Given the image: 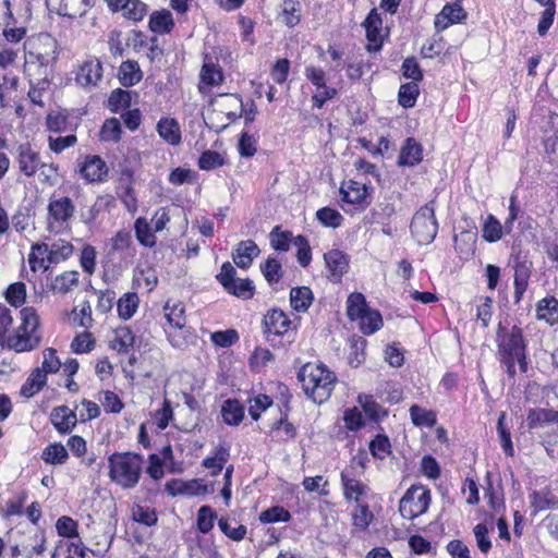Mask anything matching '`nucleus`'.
Here are the masks:
<instances>
[{
  "instance_id": "obj_35",
  "label": "nucleus",
  "mask_w": 558,
  "mask_h": 558,
  "mask_svg": "<svg viewBox=\"0 0 558 558\" xmlns=\"http://www.w3.org/2000/svg\"><path fill=\"white\" fill-rule=\"evenodd\" d=\"M313 293L307 287L293 288L290 292V303L296 312H305L312 304Z\"/></svg>"
},
{
  "instance_id": "obj_54",
  "label": "nucleus",
  "mask_w": 558,
  "mask_h": 558,
  "mask_svg": "<svg viewBox=\"0 0 558 558\" xmlns=\"http://www.w3.org/2000/svg\"><path fill=\"white\" fill-rule=\"evenodd\" d=\"M223 163V157L215 150H205L198 159V167L206 171L221 167Z\"/></svg>"
},
{
  "instance_id": "obj_13",
  "label": "nucleus",
  "mask_w": 558,
  "mask_h": 558,
  "mask_svg": "<svg viewBox=\"0 0 558 558\" xmlns=\"http://www.w3.org/2000/svg\"><path fill=\"white\" fill-rule=\"evenodd\" d=\"M514 270V303H519L527 289L529 280L532 272V262L522 259L519 255L513 259Z\"/></svg>"
},
{
  "instance_id": "obj_19",
  "label": "nucleus",
  "mask_w": 558,
  "mask_h": 558,
  "mask_svg": "<svg viewBox=\"0 0 558 558\" xmlns=\"http://www.w3.org/2000/svg\"><path fill=\"white\" fill-rule=\"evenodd\" d=\"M50 421L60 434H69L76 426L77 416L66 405H60L51 411Z\"/></svg>"
},
{
  "instance_id": "obj_9",
  "label": "nucleus",
  "mask_w": 558,
  "mask_h": 558,
  "mask_svg": "<svg viewBox=\"0 0 558 558\" xmlns=\"http://www.w3.org/2000/svg\"><path fill=\"white\" fill-rule=\"evenodd\" d=\"M47 211L48 229L59 231L69 226L75 213V205L69 196L51 197Z\"/></svg>"
},
{
  "instance_id": "obj_27",
  "label": "nucleus",
  "mask_w": 558,
  "mask_h": 558,
  "mask_svg": "<svg viewBox=\"0 0 558 558\" xmlns=\"http://www.w3.org/2000/svg\"><path fill=\"white\" fill-rule=\"evenodd\" d=\"M78 278L76 270L64 271L52 280L50 288L54 293L66 294L78 284Z\"/></svg>"
},
{
  "instance_id": "obj_37",
  "label": "nucleus",
  "mask_w": 558,
  "mask_h": 558,
  "mask_svg": "<svg viewBox=\"0 0 558 558\" xmlns=\"http://www.w3.org/2000/svg\"><path fill=\"white\" fill-rule=\"evenodd\" d=\"M531 506L535 511L558 508V498L546 489L533 492L531 495Z\"/></svg>"
},
{
  "instance_id": "obj_30",
  "label": "nucleus",
  "mask_w": 558,
  "mask_h": 558,
  "mask_svg": "<svg viewBox=\"0 0 558 558\" xmlns=\"http://www.w3.org/2000/svg\"><path fill=\"white\" fill-rule=\"evenodd\" d=\"M143 73L136 61L128 60L122 62L119 69V78L122 85L133 86L142 80Z\"/></svg>"
},
{
  "instance_id": "obj_25",
  "label": "nucleus",
  "mask_w": 558,
  "mask_h": 558,
  "mask_svg": "<svg viewBox=\"0 0 558 558\" xmlns=\"http://www.w3.org/2000/svg\"><path fill=\"white\" fill-rule=\"evenodd\" d=\"M157 131L160 137L170 145L181 143V130L177 120L172 118H162L157 123Z\"/></svg>"
},
{
  "instance_id": "obj_24",
  "label": "nucleus",
  "mask_w": 558,
  "mask_h": 558,
  "mask_svg": "<svg viewBox=\"0 0 558 558\" xmlns=\"http://www.w3.org/2000/svg\"><path fill=\"white\" fill-rule=\"evenodd\" d=\"M422 153L423 150L421 144H418L412 137L407 138L399 155V166L412 167L417 165L423 158Z\"/></svg>"
},
{
  "instance_id": "obj_15",
  "label": "nucleus",
  "mask_w": 558,
  "mask_h": 558,
  "mask_svg": "<svg viewBox=\"0 0 558 558\" xmlns=\"http://www.w3.org/2000/svg\"><path fill=\"white\" fill-rule=\"evenodd\" d=\"M102 78V65L99 60L90 59L83 62L76 72V82L83 87L96 86Z\"/></svg>"
},
{
  "instance_id": "obj_36",
  "label": "nucleus",
  "mask_w": 558,
  "mask_h": 558,
  "mask_svg": "<svg viewBox=\"0 0 558 558\" xmlns=\"http://www.w3.org/2000/svg\"><path fill=\"white\" fill-rule=\"evenodd\" d=\"M173 26V19L170 11L154 12L149 19V28L154 33L168 34Z\"/></svg>"
},
{
  "instance_id": "obj_10",
  "label": "nucleus",
  "mask_w": 558,
  "mask_h": 558,
  "mask_svg": "<svg viewBox=\"0 0 558 558\" xmlns=\"http://www.w3.org/2000/svg\"><path fill=\"white\" fill-rule=\"evenodd\" d=\"M364 469V460L360 457H354L351 464L345 468L340 476L343 487V496L347 501L360 502V497L367 493V485L355 477V469Z\"/></svg>"
},
{
  "instance_id": "obj_1",
  "label": "nucleus",
  "mask_w": 558,
  "mask_h": 558,
  "mask_svg": "<svg viewBox=\"0 0 558 558\" xmlns=\"http://www.w3.org/2000/svg\"><path fill=\"white\" fill-rule=\"evenodd\" d=\"M304 392L316 403L326 401L337 381L336 375L324 364L307 363L298 374Z\"/></svg>"
},
{
  "instance_id": "obj_47",
  "label": "nucleus",
  "mask_w": 558,
  "mask_h": 558,
  "mask_svg": "<svg viewBox=\"0 0 558 558\" xmlns=\"http://www.w3.org/2000/svg\"><path fill=\"white\" fill-rule=\"evenodd\" d=\"M418 86L415 82H410L401 85L399 89V104L403 108H412L415 105L418 96Z\"/></svg>"
},
{
  "instance_id": "obj_48",
  "label": "nucleus",
  "mask_w": 558,
  "mask_h": 558,
  "mask_svg": "<svg viewBox=\"0 0 558 558\" xmlns=\"http://www.w3.org/2000/svg\"><path fill=\"white\" fill-rule=\"evenodd\" d=\"M290 518V512L280 506L270 507L259 514L263 523L288 522Z\"/></svg>"
},
{
  "instance_id": "obj_61",
  "label": "nucleus",
  "mask_w": 558,
  "mask_h": 558,
  "mask_svg": "<svg viewBox=\"0 0 558 558\" xmlns=\"http://www.w3.org/2000/svg\"><path fill=\"white\" fill-rule=\"evenodd\" d=\"M473 533L476 539V545L483 554H487L492 548V542L488 536V527L484 523H478L474 526Z\"/></svg>"
},
{
  "instance_id": "obj_49",
  "label": "nucleus",
  "mask_w": 558,
  "mask_h": 558,
  "mask_svg": "<svg viewBox=\"0 0 558 558\" xmlns=\"http://www.w3.org/2000/svg\"><path fill=\"white\" fill-rule=\"evenodd\" d=\"M218 526L226 536L235 542L242 541L247 533L245 525L239 524L235 527L231 526L229 519L223 517L218 520Z\"/></svg>"
},
{
  "instance_id": "obj_53",
  "label": "nucleus",
  "mask_w": 558,
  "mask_h": 558,
  "mask_svg": "<svg viewBox=\"0 0 558 558\" xmlns=\"http://www.w3.org/2000/svg\"><path fill=\"white\" fill-rule=\"evenodd\" d=\"M7 301L15 307L21 306L26 299V286L23 282H15L9 286L5 292Z\"/></svg>"
},
{
  "instance_id": "obj_55",
  "label": "nucleus",
  "mask_w": 558,
  "mask_h": 558,
  "mask_svg": "<svg viewBox=\"0 0 558 558\" xmlns=\"http://www.w3.org/2000/svg\"><path fill=\"white\" fill-rule=\"evenodd\" d=\"M316 217L322 225H324L326 227H331V228L339 227L343 219L341 214L338 210L329 208V207L320 208L316 213Z\"/></svg>"
},
{
  "instance_id": "obj_59",
  "label": "nucleus",
  "mask_w": 558,
  "mask_h": 558,
  "mask_svg": "<svg viewBox=\"0 0 558 558\" xmlns=\"http://www.w3.org/2000/svg\"><path fill=\"white\" fill-rule=\"evenodd\" d=\"M124 15L135 22L142 21L146 15V4L140 0H131L129 3L123 4Z\"/></svg>"
},
{
  "instance_id": "obj_8",
  "label": "nucleus",
  "mask_w": 558,
  "mask_h": 558,
  "mask_svg": "<svg viewBox=\"0 0 558 558\" xmlns=\"http://www.w3.org/2000/svg\"><path fill=\"white\" fill-rule=\"evenodd\" d=\"M216 278L228 293L233 294L236 298L248 300L254 294L255 287L253 281L250 279L236 278V270L230 262L222 264L220 272Z\"/></svg>"
},
{
  "instance_id": "obj_34",
  "label": "nucleus",
  "mask_w": 558,
  "mask_h": 558,
  "mask_svg": "<svg viewBox=\"0 0 558 558\" xmlns=\"http://www.w3.org/2000/svg\"><path fill=\"white\" fill-rule=\"evenodd\" d=\"M68 458V450L61 442L50 444L41 452V459L47 464H64Z\"/></svg>"
},
{
  "instance_id": "obj_41",
  "label": "nucleus",
  "mask_w": 558,
  "mask_h": 558,
  "mask_svg": "<svg viewBox=\"0 0 558 558\" xmlns=\"http://www.w3.org/2000/svg\"><path fill=\"white\" fill-rule=\"evenodd\" d=\"M134 229L136 239L142 245L146 247H153L156 244V236L145 218H137L134 223Z\"/></svg>"
},
{
  "instance_id": "obj_52",
  "label": "nucleus",
  "mask_w": 558,
  "mask_h": 558,
  "mask_svg": "<svg viewBox=\"0 0 558 558\" xmlns=\"http://www.w3.org/2000/svg\"><path fill=\"white\" fill-rule=\"evenodd\" d=\"M132 517L134 521L146 526H153L157 523L156 511L149 507L136 505L132 508Z\"/></svg>"
},
{
  "instance_id": "obj_64",
  "label": "nucleus",
  "mask_w": 558,
  "mask_h": 558,
  "mask_svg": "<svg viewBox=\"0 0 558 558\" xmlns=\"http://www.w3.org/2000/svg\"><path fill=\"white\" fill-rule=\"evenodd\" d=\"M210 339L216 345L227 348L233 344L239 339V336L235 330L228 329L213 332Z\"/></svg>"
},
{
  "instance_id": "obj_60",
  "label": "nucleus",
  "mask_w": 558,
  "mask_h": 558,
  "mask_svg": "<svg viewBox=\"0 0 558 558\" xmlns=\"http://www.w3.org/2000/svg\"><path fill=\"white\" fill-rule=\"evenodd\" d=\"M58 165L53 162L43 161V166L39 167V181L47 185H54L58 182Z\"/></svg>"
},
{
  "instance_id": "obj_18",
  "label": "nucleus",
  "mask_w": 558,
  "mask_h": 558,
  "mask_svg": "<svg viewBox=\"0 0 558 558\" xmlns=\"http://www.w3.org/2000/svg\"><path fill=\"white\" fill-rule=\"evenodd\" d=\"M80 172L87 182H100L107 175L108 167L99 156H86Z\"/></svg>"
},
{
  "instance_id": "obj_23",
  "label": "nucleus",
  "mask_w": 558,
  "mask_h": 558,
  "mask_svg": "<svg viewBox=\"0 0 558 558\" xmlns=\"http://www.w3.org/2000/svg\"><path fill=\"white\" fill-rule=\"evenodd\" d=\"M326 267L331 276L341 278L349 268L348 256L340 250H331L324 254Z\"/></svg>"
},
{
  "instance_id": "obj_6",
  "label": "nucleus",
  "mask_w": 558,
  "mask_h": 558,
  "mask_svg": "<svg viewBox=\"0 0 558 558\" xmlns=\"http://www.w3.org/2000/svg\"><path fill=\"white\" fill-rule=\"evenodd\" d=\"M437 230L434 207L429 204L422 206L412 218V235L418 244H429L436 238Z\"/></svg>"
},
{
  "instance_id": "obj_50",
  "label": "nucleus",
  "mask_w": 558,
  "mask_h": 558,
  "mask_svg": "<svg viewBox=\"0 0 558 558\" xmlns=\"http://www.w3.org/2000/svg\"><path fill=\"white\" fill-rule=\"evenodd\" d=\"M121 133H122L121 123L116 118L106 120L101 128V131H100V135L104 141L114 142V143L120 141Z\"/></svg>"
},
{
  "instance_id": "obj_58",
  "label": "nucleus",
  "mask_w": 558,
  "mask_h": 558,
  "mask_svg": "<svg viewBox=\"0 0 558 558\" xmlns=\"http://www.w3.org/2000/svg\"><path fill=\"white\" fill-rule=\"evenodd\" d=\"M262 271L269 283H276L282 277L281 264L276 258L269 257L262 266Z\"/></svg>"
},
{
  "instance_id": "obj_31",
  "label": "nucleus",
  "mask_w": 558,
  "mask_h": 558,
  "mask_svg": "<svg viewBox=\"0 0 558 558\" xmlns=\"http://www.w3.org/2000/svg\"><path fill=\"white\" fill-rule=\"evenodd\" d=\"M221 414L228 425H239L244 417V408L238 400L229 399L223 402Z\"/></svg>"
},
{
  "instance_id": "obj_43",
  "label": "nucleus",
  "mask_w": 558,
  "mask_h": 558,
  "mask_svg": "<svg viewBox=\"0 0 558 558\" xmlns=\"http://www.w3.org/2000/svg\"><path fill=\"white\" fill-rule=\"evenodd\" d=\"M223 75L220 68L213 62L205 61L201 71V82L208 86L221 84Z\"/></svg>"
},
{
  "instance_id": "obj_20",
  "label": "nucleus",
  "mask_w": 558,
  "mask_h": 558,
  "mask_svg": "<svg viewBox=\"0 0 558 558\" xmlns=\"http://www.w3.org/2000/svg\"><path fill=\"white\" fill-rule=\"evenodd\" d=\"M259 252V247L253 240L241 241L232 252V259L238 267L247 269Z\"/></svg>"
},
{
  "instance_id": "obj_32",
  "label": "nucleus",
  "mask_w": 558,
  "mask_h": 558,
  "mask_svg": "<svg viewBox=\"0 0 558 558\" xmlns=\"http://www.w3.org/2000/svg\"><path fill=\"white\" fill-rule=\"evenodd\" d=\"M342 201L348 204H362L366 198V185L356 181H350L348 186L341 187Z\"/></svg>"
},
{
  "instance_id": "obj_33",
  "label": "nucleus",
  "mask_w": 558,
  "mask_h": 558,
  "mask_svg": "<svg viewBox=\"0 0 558 558\" xmlns=\"http://www.w3.org/2000/svg\"><path fill=\"white\" fill-rule=\"evenodd\" d=\"M50 244L48 243H37L32 246V252L28 256V263L31 268L35 271L37 269V265L47 269L49 267L50 259Z\"/></svg>"
},
{
  "instance_id": "obj_7",
  "label": "nucleus",
  "mask_w": 558,
  "mask_h": 558,
  "mask_svg": "<svg viewBox=\"0 0 558 558\" xmlns=\"http://www.w3.org/2000/svg\"><path fill=\"white\" fill-rule=\"evenodd\" d=\"M430 502V492L423 486H411L399 502V511L404 519L412 520L426 512Z\"/></svg>"
},
{
  "instance_id": "obj_28",
  "label": "nucleus",
  "mask_w": 558,
  "mask_h": 558,
  "mask_svg": "<svg viewBox=\"0 0 558 558\" xmlns=\"http://www.w3.org/2000/svg\"><path fill=\"white\" fill-rule=\"evenodd\" d=\"M163 316L167 323L177 329H182L186 325L185 308L181 302H175L172 305L167 302L163 306Z\"/></svg>"
},
{
  "instance_id": "obj_56",
  "label": "nucleus",
  "mask_w": 558,
  "mask_h": 558,
  "mask_svg": "<svg viewBox=\"0 0 558 558\" xmlns=\"http://www.w3.org/2000/svg\"><path fill=\"white\" fill-rule=\"evenodd\" d=\"M216 513L209 506H203L197 512V527L202 533H208L214 527Z\"/></svg>"
},
{
  "instance_id": "obj_29",
  "label": "nucleus",
  "mask_w": 558,
  "mask_h": 558,
  "mask_svg": "<svg viewBox=\"0 0 558 558\" xmlns=\"http://www.w3.org/2000/svg\"><path fill=\"white\" fill-rule=\"evenodd\" d=\"M47 377L44 372L37 367L35 368L26 381L21 387V396L25 398H32L36 393H38L43 387L46 385Z\"/></svg>"
},
{
  "instance_id": "obj_44",
  "label": "nucleus",
  "mask_w": 558,
  "mask_h": 558,
  "mask_svg": "<svg viewBox=\"0 0 558 558\" xmlns=\"http://www.w3.org/2000/svg\"><path fill=\"white\" fill-rule=\"evenodd\" d=\"M482 231L483 239L487 242L494 243L501 239L502 226L495 216L488 215Z\"/></svg>"
},
{
  "instance_id": "obj_46",
  "label": "nucleus",
  "mask_w": 558,
  "mask_h": 558,
  "mask_svg": "<svg viewBox=\"0 0 558 558\" xmlns=\"http://www.w3.org/2000/svg\"><path fill=\"white\" fill-rule=\"evenodd\" d=\"M410 415L415 426H433L436 423V415L416 404L410 408Z\"/></svg>"
},
{
  "instance_id": "obj_12",
  "label": "nucleus",
  "mask_w": 558,
  "mask_h": 558,
  "mask_svg": "<svg viewBox=\"0 0 558 558\" xmlns=\"http://www.w3.org/2000/svg\"><path fill=\"white\" fill-rule=\"evenodd\" d=\"M51 10L70 19L81 17L94 5V0H46Z\"/></svg>"
},
{
  "instance_id": "obj_14",
  "label": "nucleus",
  "mask_w": 558,
  "mask_h": 558,
  "mask_svg": "<svg viewBox=\"0 0 558 558\" xmlns=\"http://www.w3.org/2000/svg\"><path fill=\"white\" fill-rule=\"evenodd\" d=\"M17 163L20 171L32 178L43 166V160L39 153L33 149L29 144H23L17 148Z\"/></svg>"
},
{
  "instance_id": "obj_22",
  "label": "nucleus",
  "mask_w": 558,
  "mask_h": 558,
  "mask_svg": "<svg viewBox=\"0 0 558 558\" xmlns=\"http://www.w3.org/2000/svg\"><path fill=\"white\" fill-rule=\"evenodd\" d=\"M530 429L542 428L546 425L558 424V411L553 409H531L526 416Z\"/></svg>"
},
{
  "instance_id": "obj_17",
  "label": "nucleus",
  "mask_w": 558,
  "mask_h": 558,
  "mask_svg": "<svg viewBox=\"0 0 558 558\" xmlns=\"http://www.w3.org/2000/svg\"><path fill=\"white\" fill-rule=\"evenodd\" d=\"M363 26L366 31V37L369 43L374 44V46L368 45V51H377L381 48V31H383V20L380 14L376 9L371 10L367 17L363 22Z\"/></svg>"
},
{
  "instance_id": "obj_57",
  "label": "nucleus",
  "mask_w": 558,
  "mask_h": 558,
  "mask_svg": "<svg viewBox=\"0 0 558 558\" xmlns=\"http://www.w3.org/2000/svg\"><path fill=\"white\" fill-rule=\"evenodd\" d=\"M56 350L52 348H47L44 350V361L41 364V367H39L44 374L47 376V374H54L57 373L61 367V361L56 354Z\"/></svg>"
},
{
  "instance_id": "obj_21",
  "label": "nucleus",
  "mask_w": 558,
  "mask_h": 558,
  "mask_svg": "<svg viewBox=\"0 0 558 558\" xmlns=\"http://www.w3.org/2000/svg\"><path fill=\"white\" fill-rule=\"evenodd\" d=\"M465 16L466 13L461 5L457 3L446 4L436 15L434 25L437 32H441L449 25L461 22Z\"/></svg>"
},
{
  "instance_id": "obj_38",
  "label": "nucleus",
  "mask_w": 558,
  "mask_h": 558,
  "mask_svg": "<svg viewBox=\"0 0 558 558\" xmlns=\"http://www.w3.org/2000/svg\"><path fill=\"white\" fill-rule=\"evenodd\" d=\"M360 329L364 335H372L383 326V318L378 311L368 308L359 319Z\"/></svg>"
},
{
  "instance_id": "obj_4",
  "label": "nucleus",
  "mask_w": 558,
  "mask_h": 558,
  "mask_svg": "<svg viewBox=\"0 0 558 558\" xmlns=\"http://www.w3.org/2000/svg\"><path fill=\"white\" fill-rule=\"evenodd\" d=\"M20 313L22 323L12 336L5 337L4 347L15 352L31 351L40 342L37 335L39 317L33 307H24Z\"/></svg>"
},
{
  "instance_id": "obj_26",
  "label": "nucleus",
  "mask_w": 558,
  "mask_h": 558,
  "mask_svg": "<svg viewBox=\"0 0 558 558\" xmlns=\"http://www.w3.org/2000/svg\"><path fill=\"white\" fill-rule=\"evenodd\" d=\"M536 317L549 325L558 323V300L554 296L544 298L536 305Z\"/></svg>"
},
{
  "instance_id": "obj_45",
  "label": "nucleus",
  "mask_w": 558,
  "mask_h": 558,
  "mask_svg": "<svg viewBox=\"0 0 558 558\" xmlns=\"http://www.w3.org/2000/svg\"><path fill=\"white\" fill-rule=\"evenodd\" d=\"M352 513L353 525L360 530H366L374 519V514L365 504L356 502Z\"/></svg>"
},
{
  "instance_id": "obj_51",
  "label": "nucleus",
  "mask_w": 558,
  "mask_h": 558,
  "mask_svg": "<svg viewBox=\"0 0 558 558\" xmlns=\"http://www.w3.org/2000/svg\"><path fill=\"white\" fill-rule=\"evenodd\" d=\"M135 337L132 330L128 327H122L116 330L114 349L119 352H128L134 345Z\"/></svg>"
},
{
  "instance_id": "obj_11",
  "label": "nucleus",
  "mask_w": 558,
  "mask_h": 558,
  "mask_svg": "<svg viewBox=\"0 0 558 558\" xmlns=\"http://www.w3.org/2000/svg\"><path fill=\"white\" fill-rule=\"evenodd\" d=\"M294 328V322L282 310L271 308L264 316L265 333L283 336Z\"/></svg>"
},
{
  "instance_id": "obj_3",
  "label": "nucleus",
  "mask_w": 558,
  "mask_h": 558,
  "mask_svg": "<svg viewBox=\"0 0 558 558\" xmlns=\"http://www.w3.org/2000/svg\"><path fill=\"white\" fill-rule=\"evenodd\" d=\"M28 71L35 66L39 75H48V68L57 60L58 43L48 33H40L24 43Z\"/></svg>"
},
{
  "instance_id": "obj_63",
  "label": "nucleus",
  "mask_w": 558,
  "mask_h": 558,
  "mask_svg": "<svg viewBox=\"0 0 558 558\" xmlns=\"http://www.w3.org/2000/svg\"><path fill=\"white\" fill-rule=\"evenodd\" d=\"M272 403L271 399L266 395H259L250 400L248 413L253 420H258L260 413Z\"/></svg>"
},
{
  "instance_id": "obj_39",
  "label": "nucleus",
  "mask_w": 558,
  "mask_h": 558,
  "mask_svg": "<svg viewBox=\"0 0 558 558\" xmlns=\"http://www.w3.org/2000/svg\"><path fill=\"white\" fill-rule=\"evenodd\" d=\"M369 307L362 293L354 292L347 301V314L351 320H357Z\"/></svg>"
},
{
  "instance_id": "obj_42",
  "label": "nucleus",
  "mask_w": 558,
  "mask_h": 558,
  "mask_svg": "<svg viewBox=\"0 0 558 558\" xmlns=\"http://www.w3.org/2000/svg\"><path fill=\"white\" fill-rule=\"evenodd\" d=\"M49 264H58L68 259L73 254V245L65 240H58L50 244Z\"/></svg>"
},
{
  "instance_id": "obj_16",
  "label": "nucleus",
  "mask_w": 558,
  "mask_h": 558,
  "mask_svg": "<svg viewBox=\"0 0 558 558\" xmlns=\"http://www.w3.org/2000/svg\"><path fill=\"white\" fill-rule=\"evenodd\" d=\"M214 105L229 121L236 120L243 113V101L238 94H220L215 98Z\"/></svg>"
},
{
  "instance_id": "obj_40",
  "label": "nucleus",
  "mask_w": 558,
  "mask_h": 558,
  "mask_svg": "<svg viewBox=\"0 0 558 558\" xmlns=\"http://www.w3.org/2000/svg\"><path fill=\"white\" fill-rule=\"evenodd\" d=\"M138 303L140 299L136 293L129 292L124 294L122 298H120L117 304L119 317L124 320L130 319L136 312Z\"/></svg>"
},
{
  "instance_id": "obj_62",
  "label": "nucleus",
  "mask_w": 558,
  "mask_h": 558,
  "mask_svg": "<svg viewBox=\"0 0 558 558\" xmlns=\"http://www.w3.org/2000/svg\"><path fill=\"white\" fill-rule=\"evenodd\" d=\"M80 263L85 272L92 275L96 266V250L94 246L84 245L81 252Z\"/></svg>"
},
{
  "instance_id": "obj_2",
  "label": "nucleus",
  "mask_w": 558,
  "mask_h": 558,
  "mask_svg": "<svg viewBox=\"0 0 558 558\" xmlns=\"http://www.w3.org/2000/svg\"><path fill=\"white\" fill-rule=\"evenodd\" d=\"M143 466V456L133 452H114L108 459L110 480L124 489L138 484Z\"/></svg>"
},
{
  "instance_id": "obj_5",
  "label": "nucleus",
  "mask_w": 558,
  "mask_h": 558,
  "mask_svg": "<svg viewBox=\"0 0 558 558\" xmlns=\"http://www.w3.org/2000/svg\"><path fill=\"white\" fill-rule=\"evenodd\" d=\"M497 347L499 359H517L519 369L522 373H526V345L522 330L519 327L512 326L510 329H507L499 324L497 330Z\"/></svg>"
}]
</instances>
